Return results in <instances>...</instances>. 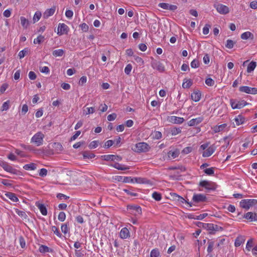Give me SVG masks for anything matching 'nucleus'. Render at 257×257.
<instances>
[{"label":"nucleus","instance_id":"10","mask_svg":"<svg viewBox=\"0 0 257 257\" xmlns=\"http://www.w3.org/2000/svg\"><path fill=\"white\" fill-rule=\"evenodd\" d=\"M206 196L202 194H194L192 198L193 202L195 203L206 202Z\"/></svg>","mask_w":257,"mask_h":257},{"label":"nucleus","instance_id":"23","mask_svg":"<svg viewBox=\"0 0 257 257\" xmlns=\"http://www.w3.org/2000/svg\"><path fill=\"white\" fill-rule=\"evenodd\" d=\"M241 38L243 40H247L249 38L253 39V35L250 32H245L241 35Z\"/></svg>","mask_w":257,"mask_h":257},{"label":"nucleus","instance_id":"34","mask_svg":"<svg viewBox=\"0 0 257 257\" xmlns=\"http://www.w3.org/2000/svg\"><path fill=\"white\" fill-rule=\"evenodd\" d=\"M45 40V38L43 36L40 35L38 36L36 39L34 40V43L35 44H40L42 42H43Z\"/></svg>","mask_w":257,"mask_h":257},{"label":"nucleus","instance_id":"32","mask_svg":"<svg viewBox=\"0 0 257 257\" xmlns=\"http://www.w3.org/2000/svg\"><path fill=\"white\" fill-rule=\"evenodd\" d=\"M21 24L24 28H27L29 25V21L24 17L20 18Z\"/></svg>","mask_w":257,"mask_h":257},{"label":"nucleus","instance_id":"5","mask_svg":"<svg viewBox=\"0 0 257 257\" xmlns=\"http://www.w3.org/2000/svg\"><path fill=\"white\" fill-rule=\"evenodd\" d=\"M151 66L154 69H156L160 72H163L165 70V66L160 61L156 60L153 58H151Z\"/></svg>","mask_w":257,"mask_h":257},{"label":"nucleus","instance_id":"28","mask_svg":"<svg viewBox=\"0 0 257 257\" xmlns=\"http://www.w3.org/2000/svg\"><path fill=\"white\" fill-rule=\"evenodd\" d=\"M64 53L63 49H57L53 51L52 54L55 57H61L64 54Z\"/></svg>","mask_w":257,"mask_h":257},{"label":"nucleus","instance_id":"12","mask_svg":"<svg viewBox=\"0 0 257 257\" xmlns=\"http://www.w3.org/2000/svg\"><path fill=\"white\" fill-rule=\"evenodd\" d=\"M69 30L68 27L64 23H60L57 28V34L61 36L63 34H67Z\"/></svg>","mask_w":257,"mask_h":257},{"label":"nucleus","instance_id":"17","mask_svg":"<svg viewBox=\"0 0 257 257\" xmlns=\"http://www.w3.org/2000/svg\"><path fill=\"white\" fill-rule=\"evenodd\" d=\"M119 236L121 238L125 239L130 236V232L126 227L122 228L120 232Z\"/></svg>","mask_w":257,"mask_h":257},{"label":"nucleus","instance_id":"64","mask_svg":"<svg viewBox=\"0 0 257 257\" xmlns=\"http://www.w3.org/2000/svg\"><path fill=\"white\" fill-rule=\"evenodd\" d=\"M65 16L68 19H71L73 16V12L71 10H66L65 12Z\"/></svg>","mask_w":257,"mask_h":257},{"label":"nucleus","instance_id":"8","mask_svg":"<svg viewBox=\"0 0 257 257\" xmlns=\"http://www.w3.org/2000/svg\"><path fill=\"white\" fill-rule=\"evenodd\" d=\"M199 185L202 187H204L207 190V191L210 190H215L217 186L215 183L206 180L200 181L199 183Z\"/></svg>","mask_w":257,"mask_h":257},{"label":"nucleus","instance_id":"38","mask_svg":"<svg viewBox=\"0 0 257 257\" xmlns=\"http://www.w3.org/2000/svg\"><path fill=\"white\" fill-rule=\"evenodd\" d=\"M83 114L85 115H88L90 114H92L95 111V108L93 107H87L86 108V110H83Z\"/></svg>","mask_w":257,"mask_h":257},{"label":"nucleus","instance_id":"31","mask_svg":"<svg viewBox=\"0 0 257 257\" xmlns=\"http://www.w3.org/2000/svg\"><path fill=\"white\" fill-rule=\"evenodd\" d=\"M101 157L102 160L105 161H114L115 159V155H104L101 156Z\"/></svg>","mask_w":257,"mask_h":257},{"label":"nucleus","instance_id":"39","mask_svg":"<svg viewBox=\"0 0 257 257\" xmlns=\"http://www.w3.org/2000/svg\"><path fill=\"white\" fill-rule=\"evenodd\" d=\"M28 52H29L28 48H25L24 50L21 51L19 53V55H18L20 59H22V58H24L26 56V55L28 53Z\"/></svg>","mask_w":257,"mask_h":257},{"label":"nucleus","instance_id":"62","mask_svg":"<svg viewBox=\"0 0 257 257\" xmlns=\"http://www.w3.org/2000/svg\"><path fill=\"white\" fill-rule=\"evenodd\" d=\"M253 241L251 239L248 240L246 245V249L248 251L250 250L251 248L252 247Z\"/></svg>","mask_w":257,"mask_h":257},{"label":"nucleus","instance_id":"51","mask_svg":"<svg viewBox=\"0 0 257 257\" xmlns=\"http://www.w3.org/2000/svg\"><path fill=\"white\" fill-rule=\"evenodd\" d=\"M177 200L182 203H187L189 205L190 207H191L192 206V203L188 202L182 197H178V199H177Z\"/></svg>","mask_w":257,"mask_h":257},{"label":"nucleus","instance_id":"54","mask_svg":"<svg viewBox=\"0 0 257 257\" xmlns=\"http://www.w3.org/2000/svg\"><path fill=\"white\" fill-rule=\"evenodd\" d=\"M66 215L64 212H60L58 215V219L59 221L63 222L65 220Z\"/></svg>","mask_w":257,"mask_h":257},{"label":"nucleus","instance_id":"36","mask_svg":"<svg viewBox=\"0 0 257 257\" xmlns=\"http://www.w3.org/2000/svg\"><path fill=\"white\" fill-rule=\"evenodd\" d=\"M179 154V151L177 150L175 151H170L168 153V156L169 158L172 157V158L175 159L178 156Z\"/></svg>","mask_w":257,"mask_h":257},{"label":"nucleus","instance_id":"55","mask_svg":"<svg viewBox=\"0 0 257 257\" xmlns=\"http://www.w3.org/2000/svg\"><path fill=\"white\" fill-rule=\"evenodd\" d=\"M243 242V239L242 238L237 237L236 238L234 242V245L236 247L239 246Z\"/></svg>","mask_w":257,"mask_h":257},{"label":"nucleus","instance_id":"53","mask_svg":"<svg viewBox=\"0 0 257 257\" xmlns=\"http://www.w3.org/2000/svg\"><path fill=\"white\" fill-rule=\"evenodd\" d=\"M132 69V65L131 64H127L124 68V72L126 74L129 75Z\"/></svg>","mask_w":257,"mask_h":257},{"label":"nucleus","instance_id":"6","mask_svg":"<svg viewBox=\"0 0 257 257\" xmlns=\"http://www.w3.org/2000/svg\"><path fill=\"white\" fill-rule=\"evenodd\" d=\"M127 210L129 213L136 216L140 215L142 212L141 207L138 205H127Z\"/></svg>","mask_w":257,"mask_h":257},{"label":"nucleus","instance_id":"58","mask_svg":"<svg viewBox=\"0 0 257 257\" xmlns=\"http://www.w3.org/2000/svg\"><path fill=\"white\" fill-rule=\"evenodd\" d=\"M113 144H114L113 141L108 140L107 141H106L105 143V144L103 146V147L105 148H108L110 147L111 146H112Z\"/></svg>","mask_w":257,"mask_h":257},{"label":"nucleus","instance_id":"35","mask_svg":"<svg viewBox=\"0 0 257 257\" xmlns=\"http://www.w3.org/2000/svg\"><path fill=\"white\" fill-rule=\"evenodd\" d=\"M15 212L19 216L21 217L23 219H26L28 217V216L25 211L16 209L15 210Z\"/></svg>","mask_w":257,"mask_h":257},{"label":"nucleus","instance_id":"14","mask_svg":"<svg viewBox=\"0 0 257 257\" xmlns=\"http://www.w3.org/2000/svg\"><path fill=\"white\" fill-rule=\"evenodd\" d=\"M209 231L211 232L210 233L214 234V232L218 231H222L223 230V228L221 226H219L216 224H214L213 223H209Z\"/></svg>","mask_w":257,"mask_h":257},{"label":"nucleus","instance_id":"43","mask_svg":"<svg viewBox=\"0 0 257 257\" xmlns=\"http://www.w3.org/2000/svg\"><path fill=\"white\" fill-rule=\"evenodd\" d=\"M52 230L54 232V233L59 237H62V234L59 232L58 228L55 226H52Z\"/></svg>","mask_w":257,"mask_h":257},{"label":"nucleus","instance_id":"20","mask_svg":"<svg viewBox=\"0 0 257 257\" xmlns=\"http://www.w3.org/2000/svg\"><path fill=\"white\" fill-rule=\"evenodd\" d=\"M55 12V8L53 7L51 9H47L43 14V17L45 19H48L49 17L52 16Z\"/></svg>","mask_w":257,"mask_h":257},{"label":"nucleus","instance_id":"33","mask_svg":"<svg viewBox=\"0 0 257 257\" xmlns=\"http://www.w3.org/2000/svg\"><path fill=\"white\" fill-rule=\"evenodd\" d=\"M120 178L119 181H121L124 183H134V179L132 178L131 177H119Z\"/></svg>","mask_w":257,"mask_h":257},{"label":"nucleus","instance_id":"48","mask_svg":"<svg viewBox=\"0 0 257 257\" xmlns=\"http://www.w3.org/2000/svg\"><path fill=\"white\" fill-rule=\"evenodd\" d=\"M234 42L231 40H227L225 47L228 49H231L233 47Z\"/></svg>","mask_w":257,"mask_h":257},{"label":"nucleus","instance_id":"29","mask_svg":"<svg viewBox=\"0 0 257 257\" xmlns=\"http://www.w3.org/2000/svg\"><path fill=\"white\" fill-rule=\"evenodd\" d=\"M39 250L41 253H45L51 252L52 249L48 247L47 246L44 245H41L40 246Z\"/></svg>","mask_w":257,"mask_h":257},{"label":"nucleus","instance_id":"50","mask_svg":"<svg viewBox=\"0 0 257 257\" xmlns=\"http://www.w3.org/2000/svg\"><path fill=\"white\" fill-rule=\"evenodd\" d=\"M61 229L62 232H63L64 234H66L69 230L67 223L63 224L61 225Z\"/></svg>","mask_w":257,"mask_h":257},{"label":"nucleus","instance_id":"9","mask_svg":"<svg viewBox=\"0 0 257 257\" xmlns=\"http://www.w3.org/2000/svg\"><path fill=\"white\" fill-rule=\"evenodd\" d=\"M242 218L246 219L249 222H256L257 214L255 212H247L242 215Z\"/></svg>","mask_w":257,"mask_h":257},{"label":"nucleus","instance_id":"49","mask_svg":"<svg viewBox=\"0 0 257 257\" xmlns=\"http://www.w3.org/2000/svg\"><path fill=\"white\" fill-rule=\"evenodd\" d=\"M199 66V62L198 60L194 59L191 63V67L193 68H196Z\"/></svg>","mask_w":257,"mask_h":257},{"label":"nucleus","instance_id":"16","mask_svg":"<svg viewBox=\"0 0 257 257\" xmlns=\"http://www.w3.org/2000/svg\"><path fill=\"white\" fill-rule=\"evenodd\" d=\"M203 120V117H199L196 118H193L188 122V125L190 126H194L201 123Z\"/></svg>","mask_w":257,"mask_h":257},{"label":"nucleus","instance_id":"30","mask_svg":"<svg viewBox=\"0 0 257 257\" xmlns=\"http://www.w3.org/2000/svg\"><path fill=\"white\" fill-rule=\"evenodd\" d=\"M256 65V64L255 62L251 61L247 66V72L248 73L251 72L255 69Z\"/></svg>","mask_w":257,"mask_h":257},{"label":"nucleus","instance_id":"44","mask_svg":"<svg viewBox=\"0 0 257 257\" xmlns=\"http://www.w3.org/2000/svg\"><path fill=\"white\" fill-rule=\"evenodd\" d=\"M181 132V130L180 127H174L171 130V133L173 136L179 134Z\"/></svg>","mask_w":257,"mask_h":257},{"label":"nucleus","instance_id":"26","mask_svg":"<svg viewBox=\"0 0 257 257\" xmlns=\"http://www.w3.org/2000/svg\"><path fill=\"white\" fill-rule=\"evenodd\" d=\"M226 126V123H223L219 125L214 126L213 130L215 133H219L222 131Z\"/></svg>","mask_w":257,"mask_h":257},{"label":"nucleus","instance_id":"13","mask_svg":"<svg viewBox=\"0 0 257 257\" xmlns=\"http://www.w3.org/2000/svg\"><path fill=\"white\" fill-rule=\"evenodd\" d=\"M168 120L170 122L176 124H181L184 121V119L183 117H178L176 116H170L168 117Z\"/></svg>","mask_w":257,"mask_h":257},{"label":"nucleus","instance_id":"27","mask_svg":"<svg viewBox=\"0 0 257 257\" xmlns=\"http://www.w3.org/2000/svg\"><path fill=\"white\" fill-rule=\"evenodd\" d=\"M23 168L26 170H35L36 169V165L35 163H31L24 165Z\"/></svg>","mask_w":257,"mask_h":257},{"label":"nucleus","instance_id":"4","mask_svg":"<svg viewBox=\"0 0 257 257\" xmlns=\"http://www.w3.org/2000/svg\"><path fill=\"white\" fill-rule=\"evenodd\" d=\"M44 135L39 132L34 135L31 138V142L34 143L37 146H40L43 144Z\"/></svg>","mask_w":257,"mask_h":257},{"label":"nucleus","instance_id":"42","mask_svg":"<svg viewBox=\"0 0 257 257\" xmlns=\"http://www.w3.org/2000/svg\"><path fill=\"white\" fill-rule=\"evenodd\" d=\"M152 197L156 201H160L162 199L161 194L157 192H155L153 193Z\"/></svg>","mask_w":257,"mask_h":257},{"label":"nucleus","instance_id":"11","mask_svg":"<svg viewBox=\"0 0 257 257\" xmlns=\"http://www.w3.org/2000/svg\"><path fill=\"white\" fill-rule=\"evenodd\" d=\"M214 7L216 8L217 11L221 14L225 15L228 13L229 12V8L222 4H219L215 5Z\"/></svg>","mask_w":257,"mask_h":257},{"label":"nucleus","instance_id":"22","mask_svg":"<svg viewBox=\"0 0 257 257\" xmlns=\"http://www.w3.org/2000/svg\"><path fill=\"white\" fill-rule=\"evenodd\" d=\"M252 88L247 86H240L239 88V90L242 92H245L247 94H251Z\"/></svg>","mask_w":257,"mask_h":257},{"label":"nucleus","instance_id":"37","mask_svg":"<svg viewBox=\"0 0 257 257\" xmlns=\"http://www.w3.org/2000/svg\"><path fill=\"white\" fill-rule=\"evenodd\" d=\"M83 157L84 159H92L95 157V155L93 153L85 151L83 153Z\"/></svg>","mask_w":257,"mask_h":257},{"label":"nucleus","instance_id":"18","mask_svg":"<svg viewBox=\"0 0 257 257\" xmlns=\"http://www.w3.org/2000/svg\"><path fill=\"white\" fill-rule=\"evenodd\" d=\"M201 92L199 91H194L191 93V99L193 101L197 102L200 100L201 98Z\"/></svg>","mask_w":257,"mask_h":257},{"label":"nucleus","instance_id":"25","mask_svg":"<svg viewBox=\"0 0 257 257\" xmlns=\"http://www.w3.org/2000/svg\"><path fill=\"white\" fill-rule=\"evenodd\" d=\"M6 196L9 198L10 200L13 201V202H17L19 201L18 197L16 195L12 192H8L6 194Z\"/></svg>","mask_w":257,"mask_h":257},{"label":"nucleus","instance_id":"61","mask_svg":"<svg viewBox=\"0 0 257 257\" xmlns=\"http://www.w3.org/2000/svg\"><path fill=\"white\" fill-rule=\"evenodd\" d=\"M80 27L82 31L85 32H87L89 29V27L86 23H82L80 25Z\"/></svg>","mask_w":257,"mask_h":257},{"label":"nucleus","instance_id":"47","mask_svg":"<svg viewBox=\"0 0 257 257\" xmlns=\"http://www.w3.org/2000/svg\"><path fill=\"white\" fill-rule=\"evenodd\" d=\"M9 104H10V101L7 100V101L5 102L2 107H1V110L2 111H5L7 110L9 108Z\"/></svg>","mask_w":257,"mask_h":257},{"label":"nucleus","instance_id":"40","mask_svg":"<svg viewBox=\"0 0 257 257\" xmlns=\"http://www.w3.org/2000/svg\"><path fill=\"white\" fill-rule=\"evenodd\" d=\"M99 144V141H92L88 145V147L90 149L96 148Z\"/></svg>","mask_w":257,"mask_h":257},{"label":"nucleus","instance_id":"63","mask_svg":"<svg viewBox=\"0 0 257 257\" xmlns=\"http://www.w3.org/2000/svg\"><path fill=\"white\" fill-rule=\"evenodd\" d=\"M117 115L115 113H113L112 114H109L107 117V120L108 121H112L114 120L116 118Z\"/></svg>","mask_w":257,"mask_h":257},{"label":"nucleus","instance_id":"46","mask_svg":"<svg viewBox=\"0 0 257 257\" xmlns=\"http://www.w3.org/2000/svg\"><path fill=\"white\" fill-rule=\"evenodd\" d=\"M204 172L205 174H206L208 175H212L214 174V168L211 167V168L205 169L204 170Z\"/></svg>","mask_w":257,"mask_h":257},{"label":"nucleus","instance_id":"21","mask_svg":"<svg viewBox=\"0 0 257 257\" xmlns=\"http://www.w3.org/2000/svg\"><path fill=\"white\" fill-rule=\"evenodd\" d=\"M111 166L118 170H126L129 169V167L124 165L119 164L118 163H115L113 165H111Z\"/></svg>","mask_w":257,"mask_h":257},{"label":"nucleus","instance_id":"56","mask_svg":"<svg viewBox=\"0 0 257 257\" xmlns=\"http://www.w3.org/2000/svg\"><path fill=\"white\" fill-rule=\"evenodd\" d=\"M211 26L209 24H206L203 29V33L204 35H207L209 33V29Z\"/></svg>","mask_w":257,"mask_h":257},{"label":"nucleus","instance_id":"52","mask_svg":"<svg viewBox=\"0 0 257 257\" xmlns=\"http://www.w3.org/2000/svg\"><path fill=\"white\" fill-rule=\"evenodd\" d=\"M48 171L46 169L42 168L40 170L39 175L40 176L44 177L47 176Z\"/></svg>","mask_w":257,"mask_h":257},{"label":"nucleus","instance_id":"45","mask_svg":"<svg viewBox=\"0 0 257 257\" xmlns=\"http://www.w3.org/2000/svg\"><path fill=\"white\" fill-rule=\"evenodd\" d=\"M192 85V82L190 80H187L182 84V87L184 88H188Z\"/></svg>","mask_w":257,"mask_h":257},{"label":"nucleus","instance_id":"2","mask_svg":"<svg viewBox=\"0 0 257 257\" xmlns=\"http://www.w3.org/2000/svg\"><path fill=\"white\" fill-rule=\"evenodd\" d=\"M230 103L232 109H240L244 106L249 104L244 100H237V99H230Z\"/></svg>","mask_w":257,"mask_h":257},{"label":"nucleus","instance_id":"3","mask_svg":"<svg viewBox=\"0 0 257 257\" xmlns=\"http://www.w3.org/2000/svg\"><path fill=\"white\" fill-rule=\"evenodd\" d=\"M0 166L2 167L5 171L12 174L20 175L21 173L20 171L13 168L8 163L5 161H1Z\"/></svg>","mask_w":257,"mask_h":257},{"label":"nucleus","instance_id":"19","mask_svg":"<svg viewBox=\"0 0 257 257\" xmlns=\"http://www.w3.org/2000/svg\"><path fill=\"white\" fill-rule=\"evenodd\" d=\"M36 205L39 209L42 215H46L47 214V210L44 204L40 203L39 202H36Z\"/></svg>","mask_w":257,"mask_h":257},{"label":"nucleus","instance_id":"15","mask_svg":"<svg viewBox=\"0 0 257 257\" xmlns=\"http://www.w3.org/2000/svg\"><path fill=\"white\" fill-rule=\"evenodd\" d=\"M215 151V147L214 146H211L208 147L206 151H205L202 156L203 157H208L210 156Z\"/></svg>","mask_w":257,"mask_h":257},{"label":"nucleus","instance_id":"24","mask_svg":"<svg viewBox=\"0 0 257 257\" xmlns=\"http://www.w3.org/2000/svg\"><path fill=\"white\" fill-rule=\"evenodd\" d=\"M234 121L237 125L242 124L245 121V118L241 115H237L235 118Z\"/></svg>","mask_w":257,"mask_h":257},{"label":"nucleus","instance_id":"7","mask_svg":"<svg viewBox=\"0 0 257 257\" xmlns=\"http://www.w3.org/2000/svg\"><path fill=\"white\" fill-rule=\"evenodd\" d=\"M134 150L138 153L146 152L149 150V146L146 143H139L136 144Z\"/></svg>","mask_w":257,"mask_h":257},{"label":"nucleus","instance_id":"57","mask_svg":"<svg viewBox=\"0 0 257 257\" xmlns=\"http://www.w3.org/2000/svg\"><path fill=\"white\" fill-rule=\"evenodd\" d=\"M41 17V13L39 12H36L35 14L34 17H33V21L34 22H36V21H38L40 20V18Z\"/></svg>","mask_w":257,"mask_h":257},{"label":"nucleus","instance_id":"60","mask_svg":"<svg viewBox=\"0 0 257 257\" xmlns=\"http://www.w3.org/2000/svg\"><path fill=\"white\" fill-rule=\"evenodd\" d=\"M205 83L210 86H212L214 84V81L211 78H207L205 80Z\"/></svg>","mask_w":257,"mask_h":257},{"label":"nucleus","instance_id":"41","mask_svg":"<svg viewBox=\"0 0 257 257\" xmlns=\"http://www.w3.org/2000/svg\"><path fill=\"white\" fill-rule=\"evenodd\" d=\"M160 255V252L157 248L153 249L151 251V257H158Z\"/></svg>","mask_w":257,"mask_h":257},{"label":"nucleus","instance_id":"1","mask_svg":"<svg viewBox=\"0 0 257 257\" xmlns=\"http://www.w3.org/2000/svg\"><path fill=\"white\" fill-rule=\"evenodd\" d=\"M257 204V200L254 199H243L240 203V206L246 210H248L250 207Z\"/></svg>","mask_w":257,"mask_h":257},{"label":"nucleus","instance_id":"59","mask_svg":"<svg viewBox=\"0 0 257 257\" xmlns=\"http://www.w3.org/2000/svg\"><path fill=\"white\" fill-rule=\"evenodd\" d=\"M192 148L191 147H187L184 148V149L182 151V153L184 154H188L189 153L192 151Z\"/></svg>","mask_w":257,"mask_h":257}]
</instances>
